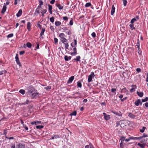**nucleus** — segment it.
Returning <instances> with one entry per match:
<instances>
[{
	"label": "nucleus",
	"instance_id": "nucleus-25",
	"mask_svg": "<svg viewBox=\"0 0 148 148\" xmlns=\"http://www.w3.org/2000/svg\"><path fill=\"white\" fill-rule=\"evenodd\" d=\"M104 118L106 121L109 120L110 119V116L109 115H106L105 116H104Z\"/></svg>",
	"mask_w": 148,
	"mask_h": 148
},
{
	"label": "nucleus",
	"instance_id": "nucleus-62",
	"mask_svg": "<svg viewBox=\"0 0 148 148\" xmlns=\"http://www.w3.org/2000/svg\"><path fill=\"white\" fill-rule=\"evenodd\" d=\"M55 0H51L50 1V3L51 4H53L55 2Z\"/></svg>",
	"mask_w": 148,
	"mask_h": 148
},
{
	"label": "nucleus",
	"instance_id": "nucleus-59",
	"mask_svg": "<svg viewBox=\"0 0 148 148\" xmlns=\"http://www.w3.org/2000/svg\"><path fill=\"white\" fill-rule=\"evenodd\" d=\"M36 45H37V46L36 47V48L37 49H38L39 48V44L38 43V42L36 43Z\"/></svg>",
	"mask_w": 148,
	"mask_h": 148
},
{
	"label": "nucleus",
	"instance_id": "nucleus-56",
	"mask_svg": "<svg viewBox=\"0 0 148 148\" xmlns=\"http://www.w3.org/2000/svg\"><path fill=\"white\" fill-rule=\"evenodd\" d=\"M91 36L92 37H95L96 34L95 32H93L91 34Z\"/></svg>",
	"mask_w": 148,
	"mask_h": 148
},
{
	"label": "nucleus",
	"instance_id": "nucleus-7",
	"mask_svg": "<svg viewBox=\"0 0 148 148\" xmlns=\"http://www.w3.org/2000/svg\"><path fill=\"white\" fill-rule=\"evenodd\" d=\"M73 48V50L74 52L71 53V54L72 56H74L76 55L77 54V49L75 47Z\"/></svg>",
	"mask_w": 148,
	"mask_h": 148
},
{
	"label": "nucleus",
	"instance_id": "nucleus-29",
	"mask_svg": "<svg viewBox=\"0 0 148 148\" xmlns=\"http://www.w3.org/2000/svg\"><path fill=\"white\" fill-rule=\"evenodd\" d=\"M147 139H148V138H146V139H142L141 141L140 142L142 143H147Z\"/></svg>",
	"mask_w": 148,
	"mask_h": 148
},
{
	"label": "nucleus",
	"instance_id": "nucleus-40",
	"mask_svg": "<svg viewBox=\"0 0 148 148\" xmlns=\"http://www.w3.org/2000/svg\"><path fill=\"white\" fill-rule=\"evenodd\" d=\"M44 127L43 125H38L36 126V128L37 129H41Z\"/></svg>",
	"mask_w": 148,
	"mask_h": 148
},
{
	"label": "nucleus",
	"instance_id": "nucleus-27",
	"mask_svg": "<svg viewBox=\"0 0 148 148\" xmlns=\"http://www.w3.org/2000/svg\"><path fill=\"white\" fill-rule=\"evenodd\" d=\"M129 26L130 27V29L131 30H133L135 29V27H134V25L133 24L131 23L130 24Z\"/></svg>",
	"mask_w": 148,
	"mask_h": 148
},
{
	"label": "nucleus",
	"instance_id": "nucleus-35",
	"mask_svg": "<svg viewBox=\"0 0 148 148\" xmlns=\"http://www.w3.org/2000/svg\"><path fill=\"white\" fill-rule=\"evenodd\" d=\"M91 5H92L90 3L88 2L86 3L85 4V6L86 7H88L90 6Z\"/></svg>",
	"mask_w": 148,
	"mask_h": 148
},
{
	"label": "nucleus",
	"instance_id": "nucleus-64",
	"mask_svg": "<svg viewBox=\"0 0 148 148\" xmlns=\"http://www.w3.org/2000/svg\"><path fill=\"white\" fill-rule=\"evenodd\" d=\"M146 81L147 82H148V73H147V77L146 79Z\"/></svg>",
	"mask_w": 148,
	"mask_h": 148
},
{
	"label": "nucleus",
	"instance_id": "nucleus-58",
	"mask_svg": "<svg viewBox=\"0 0 148 148\" xmlns=\"http://www.w3.org/2000/svg\"><path fill=\"white\" fill-rule=\"evenodd\" d=\"M15 58L16 59V60L19 59L18 57V54H16Z\"/></svg>",
	"mask_w": 148,
	"mask_h": 148
},
{
	"label": "nucleus",
	"instance_id": "nucleus-4",
	"mask_svg": "<svg viewBox=\"0 0 148 148\" xmlns=\"http://www.w3.org/2000/svg\"><path fill=\"white\" fill-rule=\"evenodd\" d=\"M95 77V74L93 72L91 73V74L89 75L88 78V82H90L92 81V78H94Z\"/></svg>",
	"mask_w": 148,
	"mask_h": 148
},
{
	"label": "nucleus",
	"instance_id": "nucleus-28",
	"mask_svg": "<svg viewBox=\"0 0 148 148\" xmlns=\"http://www.w3.org/2000/svg\"><path fill=\"white\" fill-rule=\"evenodd\" d=\"M125 137L124 136H122L121 137V139L120 140H121V142L120 144V146H121V144L122 143H123V142L124 141V140H125Z\"/></svg>",
	"mask_w": 148,
	"mask_h": 148
},
{
	"label": "nucleus",
	"instance_id": "nucleus-24",
	"mask_svg": "<svg viewBox=\"0 0 148 148\" xmlns=\"http://www.w3.org/2000/svg\"><path fill=\"white\" fill-rule=\"evenodd\" d=\"M31 27V23L30 22H28L27 24V28L28 31H30Z\"/></svg>",
	"mask_w": 148,
	"mask_h": 148
},
{
	"label": "nucleus",
	"instance_id": "nucleus-21",
	"mask_svg": "<svg viewBox=\"0 0 148 148\" xmlns=\"http://www.w3.org/2000/svg\"><path fill=\"white\" fill-rule=\"evenodd\" d=\"M56 6L58 8L59 10H62L63 8V6L61 5L60 4H56Z\"/></svg>",
	"mask_w": 148,
	"mask_h": 148
},
{
	"label": "nucleus",
	"instance_id": "nucleus-32",
	"mask_svg": "<svg viewBox=\"0 0 148 148\" xmlns=\"http://www.w3.org/2000/svg\"><path fill=\"white\" fill-rule=\"evenodd\" d=\"M26 45L29 48H31L32 46L31 44L29 42H27L26 44Z\"/></svg>",
	"mask_w": 148,
	"mask_h": 148
},
{
	"label": "nucleus",
	"instance_id": "nucleus-11",
	"mask_svg": "<svg viewBox=\"0 0 148 148\" xmlns=\"http://www.w3.org/2000/svg\"><path fill=\"white\" fill-rule=\"evenodd\" d=\"M115 8L114 6L113 5L112 7L111 10V14L112 15L114 14L115 11Z\"/></svg>",
	"mask_w": 148,
	"mask_h": 148
},
{
	"label": "nucleus",
	"instance_id": "nucleus-46",
	"mask_svg": "<svg viewBox=\"0 0 148 148\" xmlns=\"http://www.w3.org/2000/svg\"><path fill=\"white\" fill-rule=\"evenodd\" d=\"M48 6L49 7V10H52V6L50 5H48Z\"/></svg>",
	"mask_w": 148,
	"mask_h": 148
},
{
	"label": "nucleus",
	"instance_id": "nucleus-57",
	"mask_svg": "<svg viewBox=\"0 0 148 148\" xmlns=\"http://www.w3.org/2000/svg\"><path fill=\"white\" fill-rule=\"evenodd\" d=\"M37 26L39 27L40 29L42 28V27H41V25L39 23H38L37 24Z\"/></svg>",
	"mask_w": 148,
	"mask_h": 148
},
{
	"label": "nucleus",
	"instance_id": "nucleus-13",
	"mask_svg": "<svg viewBox=\"0 0 148 148\" xmlns=\"http://www.w3.org/2000/svg\"><path fill=\"white\" fill-rule=\"evenodd\" d=\"M22 10L20 9L19 10L18 12L16 14V16L17 17L20 16L22 14Z\"/></svg>",
	"mask_w": 148,
	"mask_h": 148
},
{
	"label": "nucleus",
	"instance_id": "nucleus-41",
	"mask_svg": "<svg viewBox=\"0 0 148 148\" xmlns=\"http://www.w3.org/2000/svg\"><path fill=\"white\" fill-rule=\"evenodd\" d=\"M50 21L52 23H53L54 21V18L52 16L49 19Z\"/></svg>",
	"mask_w": 148,
	"mask_h": 148
},
{
	"label": "nucleus",
	"instance_id": "nucleus-31",
	"mask_svg": "<svg viewBox=\"0 0 148 148\" xmlns=\"http://www.w3.org/2000/svg\"><path fill=\"white\" fill-rule=\"evenodd\" d=\"M77 86L80 88H81L82 87V84L80 82L78 81L77 82Z\"/></svg>",
	"mask_w": 148,
	"mask_h": 148
},
{
	"label": "nucleus",
	"instance_id": "nucleus-38",
	"mask_svg": "<svg viewBox=\"0 0 148 148\" xmlns=\"http://www.w3.org/2000/svg\"><path fill=\"white\" fill-rule=\"evenodd\" d=\"M136 21V19H135V18H133L131 19L130 21V23H131L133 24V23H134V22Z\"/></svg>",
	"mask_w": 148,
	"mask_h": 148
},
{
	"label": "nucleus",
	"instance_id": "nucleus-53",
	"mask_svg": "<svg viewBox=\"0 0 148 148\" xmlns=\"http://www.w3.org/2000/svg\"><path fill=\"white\" fill-rule=\"evenodd\" d=\"M63 19L64 21H67L68 19V18L67 16H64L63 17Z\"/></svg>",
	"mask_w": 148,
	"mask_h": 148
},
{
	"label": "nucleus",
	"instance_id": "nucleus-8",
	"mask_svg": "<svg viewBox=\"0 0 148 148\" xmlns=\"http://www.w3.org/2000/svg\"><path fill=\"white\" fill-rule=\"evenodd\" d=\"M111 112L118 116H120L122 115L120 111L117 112L115 110H112L111 111Z\"/></svg>",
	"mask_w": 148,
	"mask_h": 148
},
{
	"label": "nucleus",
	"instance_id": "nucleus-12",
	"mask_svg": "<svg viewBox=\"0 0 148 148\" xmlns=\"http://www.w3.org/2000/svg\"><path fill=\"white\" fill-rule=\"evenodd\" d=\"M138 145L141 148H144L145 146L148 147V145H146L145 143L142 144L138 143Z\"/></svg>",
	"mask_w": 148,
	"mask_h": 148
},
{
	"label": "nucleus",
	"instance_id": "nucleus-26",
	"mask_svg": "<svg viewBox=\"0 0 148 148\" xmlns=\"http://www.w3.org/2000/svg\"><path fill=\"white\" fill-rule=\"evenodd\" d=\"M137 94L140 97H142L143 95V92H139L137 91Z\"/></svg>",
	"mask_w": 148,
	"mask_h": 148
},
{
	"label": "nucleus",
	"instance_id": "nucleus-52",
	"mask_svg": "<svg viewBox=\"0 0 148 148\" xmlns=\"http://www.w3.org/2000/svg\"><path fill=\"white\" fill-rule=\"evenodd\" d=\"M13 36V34H10L7 36V37H12Z\"/></svg>",
	"mask_w": 148,
	"mask_h": 148
},
{
	"label": "nucleus",
	"instance_id": "nucleus-45",
	"mask_svg": "<svg viewBox=\"0 0 148 148\" xmlns=\"http://www.w3.org/2000/svg\"><path fill=\"white\" fill-rule=\"evenodd\" d=\"M73 23V20L72 19H71V20H70L69 22V24L71 25H72Z\"/></svg>",
	"mask_w": 148,
	"mask_h": 148
},
{
	"label": "nucleus",
	"instance_id": "nucleus-17",
	"mask_svg": "<svg viewBox=\"0 0 148 148\" xmlns=\"http://www.w3.org/2000/svg\"><path fill=\"white\" fill-rule=\"evenodd\" d=\"M140 103V100L138 99L136 101H135L134 102V104L137 106H138L139 103Z\"/></svg>",
	"mask_w": 148,
	"mask_h": 148
},
{
	"label": "nucleus",
	"instance_id": "nucleus-33",
	"mask_svg": "<svg viewBox=\"0 0 148 148\" xmlns=\"http://www.w3.org/2000/svg\"><path fill=\"white\" fill-rule=\"evenodd\" d=\"M7 71L5 70L0 71V75H1L5 73Z\"/></svg>",
	"mask_w": 148,
	"mask_h": 148
},
{
	"label": "nucleus",
	"instance_id": "nucleus-61",
	"mask_svg": "<svg viewBox=\"0 0 148 148\" xmlns=\"http://www.w3.org/2000/svg\"><path fill=\"white\" fill-rule=\"evenodd\" d=\"M116 90V88H112L111 89V91L112 92H115Z\"/></svg>",
	"mask_w": 148,
	"mask_h": 148
},
{
	"label": "nucleus",
	"instance_id": "nucleus-15",
	"mask_svg": "<svg viewBox=\"0 0 148 148\" xmlns=\"http://www.w3.org/2000/svg\"><path fill=\"white\" fill-rule=\"evenodd\" d=\"M74 42H72L71 44V46L72 47H75V46L76 45L77 42L76 39H74Z\"/></svg>",
	"mask_w": 148,
	"mask_h": 148
},
{
	"label": "nucleus",
	"instance_id": "nucleus-10",
	"mask_svg": "<svg viewBox=\"0 0 148 148\" xmlns=\"http://www.w3.org/2000/svg\"><path fill=\"white\" fill-rule=\"evenodd\" d=\"M74 79V76H72L70 78H69L68 81H67L68 84H70L72 83Z\"/></svg>",
	"mask_w": 148,
	"mask_h": 148
},
{
	"label": "nucleus",
	"instance_id": "nucleus-42",
	"mask_svg": "<svg viewBox=\"0 0 148 148\" xmlns=\"http://www.w3.org/2000/svg\"><path fill=\"white\" fill-rule=\"evenodd\" d=\"M148 100V97H147L145 99H142V102H145L147 101Z\"/></svg>",
	"mask_w": 148,
	"mask_h": 148
},
{
	"label": "nucleus",
	"instance_id": "nucleus-3",
	"mask_svg": "<svg viewBox=\"0 0 148 148\" xmlns=\"http://www.w3.org/2000/svg\"><path fill=\"white\" fill-rule=\"evenodd\" d=\"M38 95V93H35L34 92L27 95V96L32 98H36Z\"/></svg>",
	"mask_w": 148,
	"mask_h": 148
},
{
	"label": "nucleus",
	"instance_id": "nucleus-36",
	"mask_svg": "<svg viewBox=\"0 0 148 148\" xmlns=\"http://www.w3.org/2000/svg\"><path fill=\"white\" fill-rule=\"evenodd\" d=\"M25 92V90L23 89H21L19 91V92L22 95L24 94Z\"/></svg>",
	"mask_w": 148,
	"mask_h": 148
},
{
	"label": "nucleus",
	"instance_id": "nucleus-30",
	"mask_svg": "<svg viewBox=\"0 0 148 148\" xmlns=\"http://www.w3.org/2000/svg\"><path fill=\"white\" fill-rule=\"evenodd\" d=\"M61 24V23L59 21H56L55 22V24L56 26H59Z\"/></svg>",
	"mask_w": 148,
	"mask_h": 148
},
{
	"label": "nucleus",
	"instance_id": "nucleus-60",
	"mask_svg": "<svg viewBox=\"0 0 148 148\" xmlns=\"http://www.w3.org/2000/svg\"><path fill=\"white\" fill-rule=\"evenodd\" d=\"M127 97H124L123 99H121V101H123L124 100H126L127 99Z\"/></svg>",
	"mask_w": 148,
	"mask_h": 148
},
{
	"label": "nucleus",
	"instance_id": "nucleus-6",
	"mask_svg": "<svg viewBox=\"0 0 148 148\" xmlns=\"http://www.w3.org/2000/svg\"><path fill=\"white\" fill-rule=\"evenodd\" d=\"M7 7L6 6L5 3H4V5L2 8V10L1 11V13L2 14H4L5 12V11L7 9Z\"/></svg>",
	"mask_w": 148,
	"mask_h": 148
},
{
	"label": "nucleus",
	"instance_id": "nucleus-16",
	"mask_svg": "<svg viewBox=\"0 0 148 148\" xmlns=\"http://www.w3.org/2000/svg\"><path fill=\"white\" fill-rule=\"evenodd\" d=\"M128 116L130 117L133 119H135L136 117V116L135 115L132 114L131 113H129Z\"/></svg>",
	"mask_w": 148,
	"mask_h": 148
},
{
	"label": "nucleus",
	"instance_id": "nucleus-43",
	"mask_svg": "<svg viewBox=\"0 0 148 148\" xmlns=\"http://www.w3.org/2000/svg\"><path fill=\"white\" fill-rule=\"evenodd\" d=\"M147 134H143L142 136H140V137H141V139L142 138H145V137H147Z\"/></svg>",
	"mask_w": 148,
	"mask_h": 148
},
{
	"label": "nucleus",
	"instance_id": "nucleus-22",
	"mask_svg": "<svg viewBox=\"0 0 148 148\" xmlns=\"http://www.w3.org/2000/svg\"><path fill=\"white\" fill-rule=\"evenodd\" d=\"M81 58L80 56H78L76 57V58H74V60L77 61L79 62L80 61V59Z\"/></svg>",
	"mask_w": 148,
	"mask_h": 148
},
{
	"label": "nucleus",
	"instance_id": "nucleus-19",
	"mask_svg": "<svg viewBox=\"0 0 148 148\" xmlns=\"http://www.w3.org/2000/svg\"><path fill=\"white\" fill-rule=\"evenodd\" d=\"M40 29H41V32L40 35L41 36H42L43 35L45 31V28H42Z\"/></svg>",
	"mask_w": 148,
	"mask_h": 148
},
{
	"label": "nucleus",
	"instance_id": "nucleus-9",
	"mask_svg": "<svg viewBox=\"0 0 148 148\" xmlns=\"http://www.w3.org/2000/svg\"><path fill=\"white\" fill-rule=\"evenodd\" d=\"M132 88L130 90V91L131 92H133L135 91V89L136 88V85H132Z\"/></svg>",
	"mask_w": 148,
	"mask_h": 148
},
{
	"label": "nucleus",
	"instance_id": "nucleus-50",
	"mask_svg": "<svg viewBox=\"0 0 148 148\" xmlns=\"http://www.w3.org/2000/svg\"><path fill=\"white\" fill-rule=\"evenodd\" d=\"M40 10H39L38 8H36V9L35 12H37L38 14H39L40 13L39 11Z\"/></svg>",
	"mask_w": 148,
	"mask_h": 148
},
{
	"label": "nucleus",
	"instance_id": "nucleus-51",
	"mask_svg": "<svg viewBox=\"0 0 148 148\" xmlns=\"http://www.w3.org/2000/svg\"><path fill=\"white\" fill-rule=\"evenodd\" d=\"M39 3V5H40V6H41L43 5V2L42 1L40 0Z\"/></svg>",
	"mask_w": 148,
	"mask_h": 148
},
{
	"label": "nucleus",
	"instance_id": "nucleus-54",
	"mask_svg": "<svg viewBox=\"0 0 148 148\" xmlns=\"http://www.w3.org/2000/svg\"><path fill=\"white\" fill-rule=\"evenodd\" d=\"M25 51H21L20 52L19 54L20 55H22L25 53Z\"/></svg>",
	"mask_w": 148,
	"mask_h": 148
},
{
	"label": "nucleus",
	"instance_id": "nucleus-1",
	"mask_svg": "<svg viewBox=\"0 0 148 148\" xmlns=\"http://www.w3.org/2000/svg\"><path fill=\"white\" fill-rule=\"evenodd\" d=\"M35 88L32 86H29L27 88L28 91L26 92L27 95H28L31 93L35 92Z\"/></svg>",
	"mask_w": 148,
	"mask_h": 148
},
{
	"label": "nucleus",
	"instance_id": "nucleus-48",
	"mask_svg": "<svg viewBox=\"0 0 148 148\" xmlns=\"http://www.w3.org/2000/svg\"><path fill=\"white\" fill-rule=\"evenodd\" d=\"M29 102V101L28 100H27L26 101L24 102V103H23V105H25L26 104H28Z\"/></svg>",
	"mask_w": 148,
	"mask_h": 148
},
{
	"label": "nucleus",
	"instance_id": "nucleus-18",
	"mask_svg": "<svg viewBox=\"0 0 148 148\" xmlns=\"http://www.w3.org/2000/svg\"><path fill=\"white\" fill-rule=\"evenodd\" d=\"M141 137H130V139H131L134 140H141Z\"/></svg>",
	"mask_w": 148,
	"mask_h": 148
},
{
	"label": "nucleus",
	"instance_id": "nucleus-2",
	"mask_svg": "<svg viewBox=\"0 0 148 148\" xmlns=\"http://www.w3.org/2000/svg\"><path fill=\"white\" fill-rule=\"evenodd\" d=\"M61 41L65 45L66 49H68L69 45L67 42V40L64 38H61Z\"/></svg>",
	"mask_w": 148,
	"mask_h": 148
},
{
	"label": "nucleus",
	"instance_id": "nucleus-55",
	"mask_svg": "<svg viewBox=\"0 0 148 148\" xmlns=\"http://www.w3.org/2000/svg\"><path fill=\"white\" fill-rule=\"evenodd\" d=\"M5 138H6L8 139H14V138L13 137H8L7 136H6Z\"/></svg>",
	"mask_w": 148,
	"mask_h": 148
},
{
	"label": "nucleus",
	"instance_id": "nucleus-37",
	"mask_svg": "<svg viewBox=\"0 0 148 148\" xmlns=\"http://www.w3.org/2000/svg\"><path fill=\"white\" fill-rule=\"evenodd\" d=\"M16 62L17 63V64L18 65L20 66H21V63H20V62L19 61V59L18 60H16Z\"/></svg>",
	"mask_w": 148,
	"mask_h": 148
},
{
	"label": "nucleus",
	"instance_id": "nucleus-5",
	"mask_svg": "<svg viewBox=\"0 0 148 148\" xmlns=\"http://www.w3.org/2000/svg\"><path fill=\"white\" fill-rule=\"evenodd\" d=\"M16 148H25V145L24 144L19 143L16 145Z\"/></svg>",
	"mask_w": 148,
	"mask_h": 148
},
{
	"label": "nucleus",
	"instance_id": "nucleus-14",
	"mask_svg": "<svg viewBox=\"0 0 148 148\" xmlns=\"http://www.w3.org/2000/svg\"><path fill=\"white\" fill-rule=\"evenodd\" d=\"M60 136L59 135H55L54 136H52L50 138V139H56L60 138Z\"/></svg>",
	"mask_w": 148,
	"mask_h": 148
},
{
	"label": "nucleus",
	"instance_id": "nucleus-23",
	"mask_svg": "<svg viewBox=\"0 0 148 148\" xmlns=\"http://www.w3.org/2000/svg\"><path fill=\"white\" fill-rule=\"evenodd\" d=\"M47 11V10L46 9H44L41 11L40 12L42 14V16H44V14H45Z\"/></svg>",
	"mask_w": 148,
	"mask_h": 148
},
{
	"label": "nucleus",
	"instance_id": "nucleus-39",
	"mask_svg": "<svg viewBox=\"0 0 148 148\" xmlns=\"http://www.w3.org/2000/svg\"><path fill=\"white\" fill-rule=\"evenodd\" d=\"M77 114V112L75 111L70 114L71 115L76 116Z\"/></svg>",
	"mask_w": 148,
	"mask_h": 148
},
{
	"label": "nucleus",
	"instance_id": "nucleus-20",
	"mask_svg": "<svg viewBox=\"0 0 148 148\" xmlns=\"http://www.w3.org/2000/svg\"><path fill=\"white\" fill-rule=\"evenodd\" d=\"M64 60L65 61H68L70 60L71 59V56H65L64 57Z\"/></svg>",
	"mask_w": 148,
	"mask_h": 148
},
{
	"label": "nucleus",
	"instance_id": "nucleus-47",
	"mask_svg": "<svg viewBox=\"0 0 148 148\" xmlns=\"http://www.w3.org/2000/svg\"><path fill=\"white\" fill-rule=\"evenodd\" d=\"M54 40L55 41V43L56 44L58 42V40L56 38H54Z\"/></svg>",
	"mask_w": 148,
	"mask_h": 148
},
{
	"label": "nucleus",
	"instance_id": "nucleus-49",
	"mask_svg": "<svg viewBox=\"0 0 148 148\" xmlns=\"http://www.w3.org/2000/svg\"><path fill=\"white\" fill-rule=\"evenodd\" d=\"M136 71L137 72H138V73H139V72H141V69L140 68H138L136 69Z\"/></svg>",
	"mask_w": 148,
	"mask_h": 148
},
{
	"label": "nucleus",
	"instance_id": "nucleus-63",
	"mask_svg": "<svg viewBox=\"0 0 148 148\" xmlns=\"http://www.w3.org/2000/svg\"><path fill=\"white\" fill-rule=\"evenodd\" d=\"M7 134V132L6 131L4 130V131L3 134L5 136V137H6V136H6Z\"/></svg>",
	"mask_w": 148,
	"mask_h": 148
},
{
	"label": "nucleus",
	"instance_id": "nucleus-44",
	"mask_svg": "<svg viewBox=\"0 0 148 148\" xmlns=\"http://www.w3.org/2000/svg\"><path fill=\"white\" fill-rule=\"evenodd\" d=\"M123 3L124 5L125 6L127 3V0H123Z\"/></svg>",
	"mask_w": 148,
	"mask_h": 148
},
{
	"label": "nucleus",
	"instance_id": "nucleus-34",
	"mask_svg": "<svg viewBox=\"0 0 148 148\" xmlns=\"http://www.w3.org/2000/svg\"><path fill=\"white\" fill-rule=\"evenodd\" d=\"M146 128L145 127H143L142 129L140 130V132L141 133H143Z\"/></svg>",
	"mask_w": 148,
	"mask_h": 148
}]
</instances>
